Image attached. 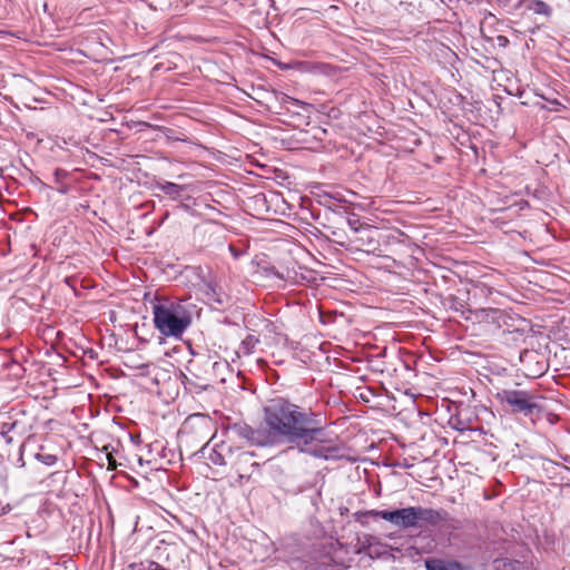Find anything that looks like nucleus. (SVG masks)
<instances>
[{"label": "nucleus", "mask_w": 570, "mask_h": 570, "mask_svg": "<svg viewBox=\"0 0 570 570\" xmlns=\"http://www.w3.org/2000/svg\"><path fill=\"white\" fill-rule=\"evenodd\" d=\"M257 342V338L249 335L243 341V346L247 350V352H249L256 345Z\"/></svg>", "instance_id": "nucleus-13"}, {"label": "nucleus", "mask_w": 570, "mask_h": 570, "mask_svg": "<svg viewBox=\"0 0 570 570\" xmlns=\"http://www.w3.org/2000/svg\"><path fill=\"white\" fill-rule=\"evenodd\" d=\"M108 462H109V465H115V460L111 456V454H108Z\"/></svg>", "instance_id": "nucleus-20"}, {"label": "nucleus", "mask_w": 570, "mask_h": 570, "mask_svg": "<svg viewBox=\"0 0 570 570\" xmlns=\"http://www.w3.org/2000/svg\"><path fill=\"white\" fill-rule=\"evenodd\" d=\"M448 513L444 510L416 507L417 527L438 525L446 520Z\"/></svg>", "instance_id": "nucleus-7"}, {"label": "nucleus", "mask_w": 570, "mask_h": 570, "mask_svg": "<svg viewBox=\"0 0 570 570\" xmlns=\"http://www.w3.org/2000/svg\"><path fill=\"white\" fill-rule=\"evenodd\" d=\"M250 458H253V453L247 452V451H243L239 454V459L243 460V461H248Z\"/></svg>", "instance_id": "nucleus-17"}, {"label": "nucleus", "mask_w": 570, "mask_h": 570, "mask_svg": "<svg viewBox=\"0 0 570 570\" xmlns=\"http://www.w3.org/2000/svg\"><path fill=\"white\" fill-rule=\"evenodd\" d=\"M40 458L42 459V462L47 465H52L57 461V458L51 454L41 455Z\"/></svg>", "instance_id": "nucleus-16"}, {"label": "nucleus", "mask_w": 570, "mask_h": 570, "mask_svg": "<svg viewBox=\"0 0 570 570\" xmlns=\"http://www.w3.org/2000/svg\"><path fill=\"white\" fill-rule=\"evenodd\" d=\"M292 102H293L294 105H301V101H299V100H297V99H292Z\"/></svg>", "instance_id": "nucleus-21"}, {"label": "nucleus", "mask_w": 570, "mask_h": 570, "mask_svg": "<svg viewBox=\"0 0 570 570\" xmlns=\"http://www.w3.org/2000/svg\"><path fill=\"white\" fill-rule=\"evenodd\" d=\"M425 568L426 570H462L459 562L442 559L425 560Z\"/></svg>", "instance_id": "nucleus-10"}, {"label": "nucleus", "mask_w": 570, "mask_h": 570, "mask_svg": "<svg viewBox=\"0 0 570 570\" xmlns=\"http://www.w3.org/2000/svg\"><path fill=\"white\" fill-rule=\"evenodd\" d=\"M366 514L373 518H381L385 521L391 522L392 524L409 529V528H417L416 521V507H407L402 509H396L393 511L387 510H370Z\"/></svg>", "instance_id": "nucleus-4"}, {"label": "nucleus", "mask_w": 570, "mask_h": 570, "mask_svg": "<svg viewBox=\"0 0 570 570\" xmlns=\"http://www.w3.org/2000/svg\"><path fill=\"white\" fill-rule=\"evenodd\" d=\"M347 224L350 228L354 232H360L362 225L360 224L358 219L348 218Z\"/></svg>", "instance_id": "nucleus-15"}, {"label": "nucleus", "mask_w": 570, "mask_h": 570, "mask_svg": "<svg viewBox=\"0 0 570 570\" xmlns=\"http://www.w3.org/2000/svg\"><path fill=\"white\" fill-rule=\"evenodd\" d=\"M493 570H529V566L518 560L498 558L493 561Z\"/></svg>", "instance_id": "nucleus-9"}, {"label": "nucleus", "mask_w": 570, "mask_h": 570, "mask_svg": "<svg viewBox=\"0 0 570 570\" xmlns=\"http://www.w3.org/2000/svg\"><path fill=\"white\" fill-rule=\"evenodd\" d=\"M313 413L284 399L274 400L264 409L267 433L296 444L301 452L324 460L342 456V448L324 440V430L312 426Z\"/></svg>", "instance_id": "nucleus-1"}, {"label": "nucleus", "mask_w": 570, "mask_h": 570, "mask_svg": "<svg viewBox=\"0 0 570 570\" xmlns=\"http://www.w3.org/2000/svg\"><path fill=\"white\" fill-rule=\"evenodd\" d=\"M206 296L209 301H213L217 304L222 305L224 303V293L214 284L207 285Z\"/></svg>", "instance_id": "nucleus-12"}, {"label": "nucleus", "mask_w": 570, "mask_h": 570, "mask_svg": "<svg viewBox=\"0 0 570 570\" xmlns=\"http://www.w3.org/2000/svg\"><path fill=\"white\" fill-rule=\"evenodd\" d=\"M463 306L460 304V302H456V305H453L451 306V308L455 309V311H461Z\"/></svg>", "instance_id": "nucleus-19"}, {"label": "nucleus", "mask_w": 570, "mask_h": 570, "mask_svg": "<svg viewBox=\"0 0 570 570\" xmlns=\"http://www.w3.org/2000/svg\"><path fill=\"white\" fill-rule=\"evenodd\" d=\"M527 9L534 14H540L544 17H550L552 13V9L546 2L541 0H528Z\"/></svg>", "instance_id": "nucleus-11"}, {"label": "nucleus", "mask_w": 570, "mask_h": 570, "mask_svg": "<svg viewBox=\"0 0 570 570\" xmlns=\"http://www.w3.org/2000/svg\"><path fill=\"white\" fill-rule=\"evenodd\" d=\"M463 306L460 304V302H456V305H453L451 306V308L455 309V311H461Z\"/></svg>", "instance_id": "nucleus-18"}, {"label": "nucleus", "mask_w": 570, "mask_h": 570, "mask_svg": "<svg viewBox=\"0 0 570 570\" xmlns=\"http://www.w3.org/2000/svg\"><path fill=\"white\" fill-rule=\"evenodd\" d=\"M307 271L301 266L287 267L284 271H276L275 268L269 269L268 275H273L278 279L285 281L292 285H302L305 282H309V277L306 275Z\"/></svg>", "instance_id": "nucleus-6"}, {"label": "nucleus", "mask_w": 570, "mask_h": 570, "mask_svg": "<svg viewBox=\"0 0 570 570\" xmlns=\"http://www.w3.org/2000/svg\"><path fill=\"white\" fill-rule=\"evenodd\" d=\"M233 431L240 438L246 439L259 446L273 445V436L266 430H254L248 425H234Z\"/></svg>", "instance_id": "nucleus-5"}, {"label": "nucleus", "mask_w": 570, "mask_h": 570, "mask_svg": "<svg viewBox=\"0 0 570 570\" xmlns=\"http://www.w3.org/2000/svg\"><path fill=\"white\" fill-rule=\"evenodd\" d=\"M495 399L512 414L531 416L541 410L540 396L527 390L503 389L497 392Z\"/></svg>", "instance_id": "nucleus-3"}, {"label": "nucleus", "mask_w": 570, "mask_h": 570, "mask_svg": "<svg viewBox=\"0 0 570 570\" xmlns=\"http://www.w3.org/2000/svg\"><path fill=\"white\" fill-rule=\"evenodd\" d=\"M156 188L161 190L170 199L177 200L181 197L183 193L187 189L184 185H178L167 180H159L156 183Z\"/></svg>", "instance_id": "nucleus-8"}, {"label": "nucleus", "mask_w": 570, "mask_h": 570, "mask_svg": "<svg viewBox=\"0 0 570 570\" xmlns=\"http://www.w3.org/2000/svg\"><path fill=\"white\" fill-rule=\"evenodd\" d=\"M210 461L214 464H217V465H225L226 464V461H225L224 456L220 453L216 452V451L213 454H210Z\"/></svg>", "instance_id": "nucleus-14"}, {"label": "nucleus", "mask_w": 570, "mask_h": 570, "mask_svg": "<svg viewBox=\"0 0 570 570\" xmlns=\"http://www.w3.org/2000/svg\"><path fill=\"white\" fill-rule=\"evenodd\" d=\"M156 328L166 336L179 337L190 324V318L180 304L165 301L153 307Z\"/></svg>", "instance_id": "nucleus-2"}]
</instances>
